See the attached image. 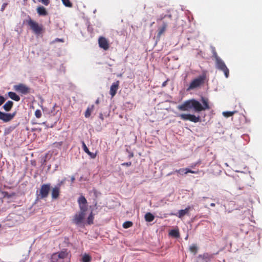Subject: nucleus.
Wrapping results in <instances>:
<instances>
[{
    "label": "nucleus",
    "mask_w": 262,
    "mask_h": 262,
    "mask_svg": "<svg viewBox=\"0 0 262 262\" xmlns=\"http://www.w3.org/2000/svg\"><path fill=\"white\" fill-rule=\"evenodd\" d=\"M201 101L203 105L198 100L192 99L185 101L183 104L179 105L178 109L181 111H188L193 108L196 112H200L203 111L210 109L209 99L205 97H201Z\"/></svg>",
    "instance_id": "nucleus-1"
},
{
    "label": "nucleus",
    "mask_w": 262,
    "mask_h": 262,
    "mask_svg": "<svg viewBox=\"0 0 262 262\" xmlns=\"http://www.w3.org/2000/svg\"><path fill=\"white\" fill-rule=\"evenodd\" d=\"M71 254L67 249L53 253L50 258L51 262H69Z\"/></svg>",
    "instance_id": "nucleus-2"
},
{
    "label": "nucleus",
    "mask_w": 262,
    "mask_h": 262,
    "mask_svg": "<svg viewBox=\"0 0 262 262\" xmlns=\"http://www.w3.org/2000/svg\"><path fill=\"white\" fill-rule=\"evenodd\" d=\"M71 254L67 249L53 253L50 258L51 262H69Z\"/></svg>",
    "instance_id": "nucleus-3"
},
{
    "label": "nucleus",
    "mask_w": 262,
    "mask_h": 262,
    "mask_svg": "<svg viewBox=\"0 0 262 262\" xmlns=\"http://www.w3.org/2000/svg\"><path fill=\"white\" fill-rule=\"evenodd\" d=\"M212 57L214 58L215 61L216 68L223 71L226 78H228L229 75V70L226 66L224 61L217 55V53L215 50H213Z\"/></svg>",
    "instance_id": "nucleus-4"
},
{
    "label": "nucleus",
    "mask_w": 262,
    "mask_h": 262,
    "mask_svg": "<svg viewBox=\"0 0 262 262\" xmlns=\"http://www.w3.org/2000/svg\"><path fill=\"white\" fill-rule=\"evenodd\" d=\"M24 220V217L14 213H10L6 218V225L11 227L19 225Z\"/></svg>",
    "instance_id": "nucleus-5"
},
{
    "label": "nucleus",
    "mask_w": 262,
    "mask_h": 262,
    "mask_svg": "<svg viewBox=\"0 0 262 262\" xmlns=\"http://www.w3.org/2000/svg\"><path fill=\"white\" fill-rule=\"evenodd\" d=\"M28 18L29 19L26 20V22L33 32L37 35L42 33L43 32V26L32 20L30 16H28Z\"/></svg>",
    "instance_id": "nucleus-6"
},
{
    "label": "nucleus",
    "mask_w": 262,
    "mask_h": 262,
    "mask_svg": "<svg viewBox=\"0 0 262 262\" xmlns=\"http://www.w3.org/2000/svg\"><path fill=\"white\" fill-rule=\"evenodd\" d=\"M51 184H44L40 187L39 193L38 191L36 192L37 200H41L47 198L50 190Z\"/></svg>",
    "instance_id": "nucleus-7"
},
{
    "label": "nucleus",
    "mask_w": 262,
    "mask_h": 262,
    "mask_svg": "<svg viewBox=\"0 0 262 262\" xmlns=\"http://www.w3.org/2000/svg\"><path fill=\"white\" fill-rule=\"evenodd\" d=\"M205 78V76H200L193 79L190 83L188 88L187 89V91H189L201 86L204 83Z\"/></svg>",
    "instance_id": "nucleus-8"
},
{
    "label": "nucleus",
    "mask_w": 262,
    "mask_h": 262,
    "mask_svg": "<svg viewBox=\"0 0 262 262\" xmlns=\"http://www.w3.org/2000/svg\"><path fill=\"white\" fill-rule=\"evenodd\" d=\"M182 120H189L192 122L196 123L200 121V117L199 116H195L192 114H182L178 116Z\"/></svg>",
    "instance_id": "nucleus-9"
},
{
    "label": "nucleus",
    "mask_w": 262,
    "mask_h": 262,
    "mask_svg": "<svg viewBox=\"0 0 262 262\" xmlns=\"http://www.w3.org/2000/svg\"><path fill=\"white\" fill-rule=\"evenodd\" d=\"M13 89L16 92L24 95H26L30 93V88L23 83L14 85Z\"/></svg>",
    "instance_id": "nucleus-10"
},
{
    "label": "nucleus",
    "mask_w": 262,
    "mask_h": 262,
    "mask_svg": "<svg viewBox=\"0 0 262 262\" xmlns=\"http://www.w3.org/2000/svg\"><path fill=\"white\" fill-rule=\"evenodd\" d=\"M78 202L80 210L78 214L75 215L73 220L74 222L77 225H79L82 223V195L79 197Z\"/></svg>",
    "instance_id": "nucleus-11"
},
{
    "label": "nucleus",
    "mask_w": 262,
    "mask_h": 262,
    "mask_svg": "<svg viewBox=\"0 0 262 262\" xmlns=\"http://www.w3.org/2000/svg\"><path fill=\"white\" fill-rule=\"evenodd\" d=\"M16 115V112L13 113H6L0 111V120L4 122H8L12 120Z\"/></svg>",
    "instance_id": "nucleus-12"
},
{
    "label": "nucleus",
    "mask_w": 262,
    "mask_h": 262,
    "mask_svg": "<svg viewBox=\"0 0 262 262\" xmlns=\"http://www.w3.org/2000/svg\"><path fill=\"white\" fill-rule=\"evenodd\" d=\"M99 47L104 50L106 51L110 48V44L107 39L103 36H100L98 39Z\"/></svg>",
    "instance_id": "nucleus-13"
},
{
    "label": "nucleus",
    "mask_w": 262,
    "mask_h": 262,
    "mask_svg": "<svg viewBox=\"0 0 262 262\" xmlns=\"http://www.w3.org/2000/svg\"><path fill=\"white\" fill-rule=\"evenodd\" d=\"M120 84V81L119 80H117L116 81L113 82L111 86L110 94L112 98H113L117 93V92L119 89Z\"/></svg>",
    "instance_id": "nucleus-14"
},
{
    "label": "nucleus",
    "mask_w": 262,
    "mask_h": 262,
    "mask_svg": "<svg viewBox=\"0 0 262 262\" xmlns=\"http://www.w3.org/2000/svg\"><path fill=\"white\" fill-rule=\"evenodd\" d=\"M214 254H209L208 253H205L203 254L199 255L198 257L201 258L203 262H210L213 258Z\"/></svg>",
    "instance_id": "nucleus-15"
},
{
    "label": "nucleus",
    "mask_w": 262,
    "mask_h": 262,
    "mask_svg": "<svg viewBox=\"0 0 262 262\" xmlns=\"http://www.w3.org/2000/svg\"><path fill=\"white\" fill-rule=\"evenodd\" d=\"M191 207L188 206L185 209H182L179 211L178 214L171 213L170 215H177L178 217L182 219L184 215L188 214Z\"/></svg>",
    "instance_id": "nucleus-16"
},
{
    "label": "nucleus",
    "mask_w": 262,
    "mask_h": 262,
    "mask_svg": "<svg viewBox=\"0 0 262 262\" xmlns=\"http://www.w3.org/2000/svg\"><path fill=\"white\" fill-rule=\"evenodd\" d=\"M60 192L59 186H56L52 188L51 191V196L53 200H56L58 199Z\"/></svg>",
    "instance_id": "nucleus-17"
},
{
    "label": "nucleus",
    "mask_w": 262,
    "mask_h": 262,
    "mask_svg": "<svg viewBox=\"0 0 262 262\" xmlns=\"http://www.w3.org/2000/svg\"><path fill=\"white\" fill-rule=\"evenodd\" d=\"M176 172L179 173L180 174H183L184 173L185 174H187L188 173H195L197 174L199 173L198 171H193L192 170L189 168H180L179 169L176 170L175 171Z\"/></svg>",
    "instance_id": "nucleus-18"
},
{
    "label": "nucleus",
    "mask_w": 262,
    "mask_h": 262,
    "mask_svg": "<svg viewBox=\"0 0 262 262\" xmlns=\"http://www.w3.org/2000/svg\"><path fill=\"white\" fill-rule=\"evenodd\" d=\"M37 12L40 16H46L48 12L46 8L43 6H39L36 9Z\"/></svg>",
    "instance_id": "nucleus-19"
},
{
    "label": "nucleus",
    "mask_w": 262,
    "mask_h": 262,
    "mask_svg": "<svg viewBox=\"0 0 262 262\" xmlns=\"http://www.w3.org/2000/svg\"><path fill=\"white\" fill-rule=\"evenodd\" d=\"M83 148L84 151L88 154V155L92 159L95 158L96 156V152H92L89 151L88 148L86 147L85 144L83 142Z\"/></svg>",
    "instance_id": "nucleus-20"
},
{
    "label": "nucleus",
    "mask_w": 262,
    "mask_h": 262,
    "mask_svg": "<svg viewBox=\"0 0 262 262\" xmlns=\"http://www.w3.org/2000/svg\"><path fill=\"white\" fill-rule=\"evenodd\" d=\"M13 105V101H8L3 105V107L6 112H9L11 110Z\"/></svg>",
    "instance_id": "nucleus-21"
},
{
    "label": "nucleus",
    "mask_w": 262,
    "mask_h": 262,
    "mask_svg": "<svg viewBox=\"0 0 262 262\" xmlns=\"http://www.w3.org/2000/svg\"><path fill=\"white\" fill-rule=\"evenodd\" d=\"M8 95L11 99L14 101H19L20 100V97L14 92H8Z\"/></svg>",
    "instance_id": "nucleus-22"
},
{
    "label": "nucleus",
    "mask_w": 262,
    "mask_h": 262,
    "mask_svg": "<svg viewBox=\"0 0 262 262\" xmlns=\"http://www.w3.org/2000/svg\"><path fill=\"white\" fill-rule=\"evenodd\" d=\"M94 105H92L90 106H89L84 114V116L86 118H88L91 116V113L94 111Z\"/></svg>",
    "instance_id": "nucleus-23"
},
{
    "label": "nucleus",
    "mask_w": 262,
    "mask_h": 262,
    "mask_svg": "<svg viewBox=\"0 0 262 262\" xmlns=\"http://www.w3.org/2000/svg\"><path fill=\"white\" fill-rule=\"evenodd\" d=\"M167 26V23L164 22L163 26L159 29L158 37H160L161 35L165 31Z\"/></svg>",
    "instance_id": "nucleus-24"
},
{
    "label": "nucleus",
    "mask_w": 262,
    "mask_h": 262,
    "mask_svg": "<svg viewBox=\"0 0 262 262\" xmlns=\"http://www.w3.org/2000/svg\"><path fill=\"white\" fill-rule=\"evenodd\" d=\"M154 215L150 212H148L146 213L145 215V220L147 222H152L154 220Z\"/></svg>",
    "instance_id": "nucleus-25"
},
{
    "label": "nucleus",
    "mask_w": 262,
    "mask_h": 262,
    "mask_svg": "<svg viewBox=\"0 0 262 262\" xmlns=\"http://www.w3.org/2000/svg\"><path fill=\"white\" fill-rule=\"evenodd\" d=\"M94 219V215L93 213V212H91L86 219V223L88 225L93 224L94 223L93 222Z\"/></svg>",
    "instance_id": "nucleus-26"
},
{
    "label": "nucleus",
    "mask_w": 262,
    "mask_h": 262,
    "mask_svg": "<svg viewBox=\"0 0 262 262\" xmlns=\"http://www.w3.org/2000/svg\"><path fill=\"white\" fill-rule=\"evenodd\" d=\"M51 157V155L49 154H46L43 157H42V161H41V165H46V162L47 161H48Z\"/></svg>",
    "instance_id": "nucleus-27"
},
{
    "label": "nucleus",
    "mask_w": 262,
    "mask_h": 262,
    "mask_svg": "<svg viewBox=\"0 0 262 262\" xmlns=\"http://www.w3.org/2000/svg\"><path fill=\"white\" fill-rule=\"evenodd\" d=\"M169 235L176 238L180 236L179 230L176 229L171 230L169 232Z\"/></svg>",
    "instance_id": "nucleus-28"
},
{
    "label": "nucleus",
    "mask_w": 262,
    "mask_h": 262,
    "mask_svg": "<svg viewBox=\"0 0 262 262\" xmlns=\"http://www.w3.org/2000/svg\"><path fill=\"white\" fill-rule=\"evenodd\" d=\"M92 257L89 254H84L83 255V262H91Z\"/></svg>",
    "instance_id": "nucleus-29"
},
{
    "label": "nucleus",
    "mask_w": 262,
    "mask_h": 262,
    "mask_svg": "<svg viewBox=\"0 0 262 262\" xmlns=\"http://www.w3.org/2000/svg\"><path fill=\"white\" fill-rule=\"evenodd\" d=\"M236 112H237L236 111L224 112L223 113V115L224 117L228 118V117L233 116Z\"/></svg>",
    "instance_id": "nucleus-30"
},
{
    "label": "nucleus",
    "mask_w": 262,
    "mask_h": 262,
    "mask_svg": "<svg viewBox=\"0 0 262 262\" xmlns=\"http://www.w3.org/2000/svg\"><path fill=\"white\" fill-rule=\"evenodd\" d=\"M133 225V223L132 222L126 221L123 224L122 226L124 228L127 229L129 227H131Z\"/></svg>",
    "instance_id": "nucleus-31"
},
{
    "label": "nucleus",
    "mask_w": 262,
    "mask_h": 262,
    "mask_svg": "<svg viewBox=\"0 0 262 262\" xmlns=\"http://www.w3.org/2000/svg\"><path fill=\"white\" fill-rule=\"evenodd\" d=\"M189 250L191 252H193L195 254L197 253L198 248L196 245H192L190 246Z\"/></svg>",
    "instance_id": "nucleus-32"
},
{
    "label": "nucleus",
    "mask_w": 262,
    "mask_h": 262,
    "mask_svg": "<svg viewBox=\"0 0 262 262\" xmlns=\"http://www.w3.org/2000/svg\"><path fill=\"white\" fill-rule=\"evenodd\" d=\"M63 4L68 7H71L72 6V3L70 2V0H61Z\"/></svg>",
    "instance_id": "nucleus-33"
},
{
    "label": "nucleus",
    "mask_w": 262,
    "mask_h": 262,
    "mask_svg": "<svg viewBox=\"0 0 262 262\" xmlns=\"http://www.w3.org/2000/svg\"><path fill=\"white\" fill-rule=\"evenodd\" d=\"M39 262H51V259L49 256L47 255L45 257H43L42 259Z\"/></svg>",
    "instance_id": "nucleus-34"
},
{
    "label": "nucleus",
    "mask_w": 262,
    "mask_h": 262,
    "mask_svg": "<svg viewBox=\"0 0 262 262\" xmlns=\"http://www.w3.org/2000/svg\"><path fill=\"white\" fill-rule=\"evenodd\" d=\"M35 115L36 118H39L41 116V112L39 110H36L35 112Z\"/></svg>",
    "instance_id": "nucleus-35"
},
{
    "label": "nucleus",
    "mask_w": 262,
    "mask_h": 262,
    "mask_svg": "<svg viewBox=\"0 0 262 262\" xmlns=\"http://www.w3.org/2000/svg\"><path fill=\"white\" fill-rule=\"evenodd\" d=\"M38 1L41 2L43 4H44L46 6H48L50 3L49 0H38Z\"/></svg>",
    "instance_id": "nucleus-36"
},
{
    "label": "nucleus",
    "mask_w": 262,
    "mask_h": 262,
    "mask_svg": "<svg viewBox=\"0 0 262 262\" xmlns=\"http://www.w3.org/2000/svg\"><path fill=\"white\" fill-rule=\"evenodd\" d=\"M6 101V99L3 96H0V106H1Z\"/></svg>",
    "instance_id": "nucleus-37"
},
{
    "label": "nucleus",
    "mask_w": 262,
    "mask_h": 262,
    "mask_svg": "<svg viewBox=\"0 0 262 262\" xmlns=\"http://www.w3.org/2000/svg\"><path fill=\"white\" fill-rule=\"evenodd\" d=\"M121 165L122 166H130L132 165V162H125V163H122Z\"/></svg>",
    "instance_id": "nucleus-38"
},
{
    "label": "nucleus",
    "mask_w": 262,
    "mask_h": 262,
    "mask_svg": "<svg viewBox=\"0 0 262 262\" xmlns=\"http://www.w3.org/2000/svg\"><path fill=\"white\" fill-rule=\"evenodd\" d=\"M166 17H169L170 19L171 17V15H165L163 17H161L160 18H159V20H162L163 19H164ZM158 20H159V19Z\"/></svg>",
    "instance_id": "nucleus-39"
},
{
    "label": "nucleus",
    "mask_w": 262,
    "mask_h": 262,
    "mask_svg": "<svg viewBox=\"0 0 262 262\" xmlns=\"http://www.w3.org/2000/svg\"><path fill=\"white\" fill-rule=\"evenodd\" d=\"M7 4L6 3H4V4H3V5H2V8H1V10H2V11H4V10L5 9V7H6V6H7Z\"/></svg>",
    "instance_id": "nucleus-40"
},
{
    "label": "nucleus",
    "mask_w": 262,
    "mask_h": 262,
    "mask_svg": "<svg viewBox=\"0 0 262 262\" xmlns=\"http://www.w3.org/2000/svg\"><path fill=\"white\" fill-rule=\"evenodd\" d=\"M99 118L100 119L103 121L104 120V117H103V114L102 113H100L99 114Z\"/></svg>",
    "instance_id": "nucleus-41"
},
{
    "label": "nucleus",
    "mask_w": 262,
    "mask_h": 262,
    "mask_svg": "<svg viewBox=\"0 0 262 262\" xmlns=\"http://www.w3.org/2000/svg\"><path fill=\"white\" fill-rule=\"evenodd\" d=\"M55 41H61V42H63V40L62 39H59V38H56L55 39Z\"/></svg>",
    "instance_id": "nucleus-42"
},
{
    "label": "nucleus",
    "mask_w": 262,
    "mask_h": 262,
    "mask_svg": "<svg viewBox=\"0 0 262 262\" xmlns=\"http://www.w3.org/2000/svg\"><path fill=\"white\" fill-rule=\"evenodd\" d=\"M86 202H87L86 199L84 196H83V205L86 203Z\"/></svg>",
    "instance_id": "nucleus-43"
},
{
    "label": "nucleus",
    "mask_w": 262,
    "mask_h": 262,
    "mask_svg": "<svg viewBox=\"0 0 262 262\" xmlns=\"http://www.w3.org/2000/svg\"><path fill=\"white\" fill-rule=\"evenodd\" d=\"M200 164H201V161H198V162H196V163H194V166L199 165Z\"/></svg>",
    "instance_id": "nucleus-44"
},
{
    "label": "nucleus",
    "mask_w": 262,
    "mask_h": 262,
    "mask_svg": "<svg viewBox=\"0 0 262 262\" xmlns=\"http://www.w3.org/2000/svg\"><path fill=\"white\" fill-rule=\"evenodd\" d=\"M167 81H164L163 83H162V86H166V84H167Z\"/></svg>",
    "instance_id": "nucleus-45"
},
{
    "label": "nucleus",
    "mask_w": 262,
    "mask_h": 262,
    "mask_svg": "<svg viewBox=\"0 0 262 262\" xmlns=\"http://www.w3.org/2000/svg\"><path fill=\"white\" fill-rule=\"evenodd\" d=\"M210 206L211 207H214L215 206V204L214 203H212L210 204Z\"/></svg>",
    "instance_id": "nucleus-46"
},
{
    "label": "nucleus",
    "mask_w": 262,
    "mask_h": 262,
    "mask_svg": "<svg viewBox=\"0 0 262 262\" xmlns=\"http://www.w3.org/2000/svg\"><path fill=\"white\" fill-rule=\"evenodd\" d=\"M95 103H96V104H97L99 103V99H97L96 100V101Z\"/></svg>",
    "instance_id": "nucleus-47"
},
{
    "label": "nucleus",
    "mask_w": 262,
    "mask_h": 262,
    "mask_svg": "<svg viewBox=\"0 0 262 262\" xmlns=\"http://www.w3.org/2000/svg\"><path fill=\"white\" fill-rule=\"evenodd\" d=\"M174 172H175V171L171 172L169 173L168 174H167V176H170L171 174H173Z\"/></svg>",
    "instance_id": "nucleus-48"
},
{
    "label": "nucleus",
    "mask_w": 262,
    "mask_h": 262,
    "mask_svg": "<svg viewBox=\"0 0 262 262\" xmlns=\"http://www.w3.org/2000/svg\"><path fill=\"white\" fill-rule=\"evenodd\" d=\"M74 180H75V178L74 177H71V181L72 182H73Z\"/></svg>",
    "instance_id": "nucleus-49"
},
{
    "label": "nucleus",
    "mask_w": 262,
    "mask_h": 262,
    "mask_svg": "<svg viewBox=\"0 0 262 262\" xmlns=\"http://www.w3.org/2000/svg\"><path fill=\"white\" fill-rule=\"evenodd\" d=\"M196 166H194V163L192 164L191 165V167L192 168H193L194 167H195Z\"/></svg>",
    "instance_id": "nucleus-50"
},
{
    "label": "nucleus",
    "mask_w": 262,
    "mask_h": 262,
    "mask_svg": "<svg viewBox=\"0 0 262 262\" xmlns=\"http://www.w3.org/2000/svg\"><path fill=\"white\" fill-rule=\"evenodd\" d=\"M134 156L133 154L132 153L130 155V157H133Z\"/></svg>",
    "instance_id": "nucleus-51"
},
{
    "label": "nucleus",
    "mask_w": 262,
    "mask_h": 262,
    "mask_svg": "<svg viewBox=\"0 0 262 262\" xmlns=\"http://www.w3.org/2000/svg\"><path fill=\"white\" fill-rule=\"evenodd\" d=\"M61 143H62V142H60V143H59V144L60 145H61Z\"/></svg>",
    "instance_id": "nucleus-52"
}]
</instances>
